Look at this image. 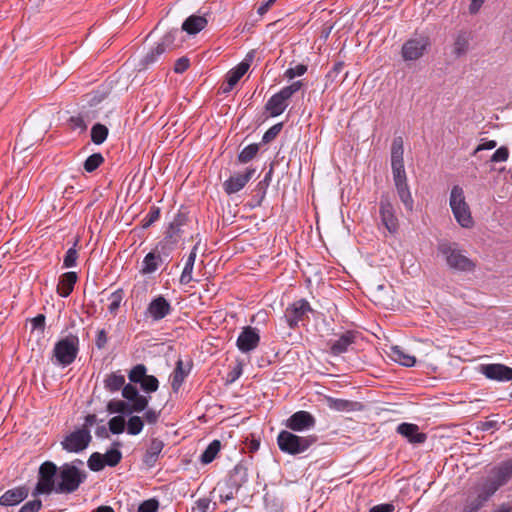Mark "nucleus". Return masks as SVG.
<instances>
[{
    "label": "nucleus",
    "mask_w": 512,
    "mask_h": 512,
    "mask_svg": "<svg viewBox=\"0 0 512 512\" xmlns=\"http://www.w3.org/2000/svg\"><path fill=\"white\" fill-rule=\"evenodd\" d=\"M404 147L402 137H395L391 146V170L394 185L400 201L409 212L413 211L414 200L407 182V175L404 166Z\"/></svg>",
    "instance_id": "obj_1"
},
{
    "label": "nucleus",
    "mask_w": 512,
    "mask_h": 512,
    "mask_svg": "<svg viewBox=\"0 0 512 512\" xmlns=\"http://www.w3.org/2000/svg\"><path fill=\"white\" fill-rule=\"evenodd\" d=\"M437 250L449 269L462 273L475 271L476 263L466 255V251L458 243L442 241L438 244Z\"/></svg>",
    "instance_id": "obj_2"
},
{
    "label": "nucleus",
    "mask_w": 512,
    "mask_h": 512,
    "mask_svg": "<svg viewBox=\"0 0 512 512\" xmlns=\"http://www.w3.org/2000/svg\"><path fill=\"white\" fill-rule=\"evenodd\" d=\"M83 461L75 459L58 467L56 494H71L86 480L87 474L78 468Z\"/></svg>",
    "instance_id": "obj_3"
},
{
    "label": "nucleus",
    "mask_w": 512,
    "mask_h": 512,
    "mask_svg": "<svg viewBox=\"0 0 512 512\" xmlns=\"http://www.w3.org/2000/svg\"><path fill=\"white\" fill-rule=\"evenodd\" d=\"M80 340L76 334H68L59 339L52 350V360L55 365L63 368L71 365L79 353Z\"/></svg>",
    "instance_id": "obj_4"
},
{
    "label": "nucleus",
    "mask_w": 512,
    "mask_h": 512,
    "mask_svg": "<svg viewBox=\"0 0 512 512\" xmlns=\"http://www.w3.org/2000/svg\"><path fill=\"white\" fill-rule=\"evenodd\" d=\"M316 441V435L299 436L287 430H282L277 436L279 449L289 455L306 452Z\"/></svg>",
    "instance_id": "obj_5"
},
{
    "label": "nucleus",
    "mask_w": 512,
    "mask_h": 512,
    "mask_svg": "<svg viewBox=\"0 0 512 512\" xmlns=\"http://www.w3.org/2000/svg\"><path fill=\"white\" fill-rule=\"evenodd\" d=\"M449 204L457 223L463 228H471L474 221L470 207L465 200L462 187L455 185L451 189Z\"/></svg>",
    "instance_id": "obj_6"
},
{
    "label": "nucleus",
    "mask_w": 512,
    "mask_h": 512,
    "mask_svg": "<svg viewBox=\"0 0 512 512\" xmlns=\"http://www.w3.org/2000/svg\"><path fill=\"white\" fill-rule=\"evenodd\" d=\"M303 86L301 80L294 81L292 84L283 87L279 92L272 95L266 102L265 109L271 117L281 115L289 105L290 98L297 93Z\"/></svg>",
    "instance_id": "obj_7"
},
{
    "label": "nucleus",
    "mask_w": 512,
    "mask_h": 512,
    "mask_svg": "<svg viewBox=\"0 0 512 512\" xmlns=\"http://www.w3.org/2000/svg\"><path fill=\"white\" fill-rule=\"evenodd\" d=\"M58 466L52 461L43 462L38 470V481L33 496L56 493Z\"/></svg>",
    "instance_id": "obj_8"
},
{
    "label": "nucleus",
    "mask_w": 512,
    "mask_h": 512,
    "mask_svg": "<svg viewBox=\"0 0 512 512\" xmlns=\"http://www.w3.org/2000/svg\"><path fill=\"white\" fill-rule=\"evenodd\" d=\"M173 247H166V244L160 242L154 250L146 254L142 261L140 273L148 275L156 272L162 264H168L169 255Z\"/></svg>",
    "instance_id": "obj_9"
},
{
    "label": "nucleus",
    "mask_w": 512,
    "mask_h": 512,
    "mask_svg": "<svg viewBox=\"0 0 512 512\" xmlns=\"http://www.w3.org/2000/svg\"><path fill=\"white\" fill-rule=\"evenodd\" d=\"M430 47V40L427 36L420 35L407 40L401 49V55L405 61H416L420 59Z\"/></svg>",
    "instance_id": "obj_10"
},
{
    "label": "nucleus",
    "mask_w": 512,
    "mask_h": 512,
    "mask_svg": "<svg viewBox=\"0 0 512 512\" xmlns=\"http://www.w3.org/2000/svg\"><path fill=\"white\" fill-rule=\"evenodd\" d=\"M88 429L82 428L68 434L62 441V448L69 453H79L85 450L91 442Z\"/></svg>",
    "instance_id": "obj_11"
},
{
    "label": "nucleus",
    "mask_w": 512,
    "mask_h": 512,
    "mask_svg": "<svg viewBox=\"0 0 512 512\" xmlns=\"http://www.w3.org/2000/svg\"><path fill=\"white\" fill-rule=\"evenodd\" d=\"M491 475L490 482L485 485L495 494L500 487L504 486L512 478V458L494 466L491 470Z\"/></svg>",
    "instance_id": "obj_12"
},
{
    "label": "nucleus",
    "mask_w": 512,
    "mask_h": 512,
    "mask_svg": "<svg viewBox=\"0 0 512 512\" xmlns=\"http://www.w3.org/2000/svg\"><path fill=\"white\" fill-rule=\"evenodd\" d=\"M312 311L309 302L305 299H300L286 308L284 317L288 326L295 328L298 326L299 322L303 321L306 314Z\"/></svg>",
    "instance_id": "obj_13"
},
{
    "label": "nucleus",
    "mask_w": 512,
    "mask_h": 512,
    "mask_svg": "<svg viewBox=\"0 0 512 512\" xmlns=\"http://www.w3.org/2000/svg\"><path fill=\"white\" fill-rule=\"evenodd\" d=\"M315 417L308 411L300 410L293 413L286 421L285 426L291 431L302 432L314 428Z\"/></svg>",
    "instance_id": "obj_14"
},
{
    "label": "nucleus",
    "mask_w": 512,
    "mask_h": 512,
    "mask_svg": "<svg viewBox=\"0 0 512 512\" xmlns=\"http://www.w3.org/2000/svg\"><path fill=\"white\" fill-rule=\"evenodd\" d=\"M172 306L170 302L162 295H158L151 300L145 310V316L158 322L171 314Z\"/></svg>",
    "instance_id": "obj_15"
},
{
    "label": "nucleus",
    "mask_w": 512,
    "mask_h": 512,
    "mask_svg": "<svg viewBox=\"0 0 512 512\" xmlns=\"http://www.w3.org/2000/svg\"><path fill=\"white\" fill-rule=\"evenodd\" d=\"M379 213L381 217V222L384 225V227L392 234L397 233L399 228V222L395 215V208L388 197H381L379 203Z\"/></svg>",
    "instance_id": "obj_16"
},
{
    "label": "nucleus",
    "mask_w": 512,
    "mask_h": 512,
    "mask_svg": "<svg viewBox=\"0 0 512 512\" xmlns=\"http://www.w3.org/2000/svg\"><path fill=\"white\" fill-rule=\"evenodd\" d=\"M122 396L131 405L132 410L136 413L144 411L149 405L150 396L141 395L136 386L132 384H124L122 387Z\"/></svg>",
    "instance_id": "obj_17"
},
{
    "label": "nucleus",
    "mask_w": 512,
    "mask_h": 512,
    "mask_svg": "<svg viewBox=\"0 0 512 512\" xmlns=\"http://www.w3.org/2000/svg\"><path fill=\"white\" fill-rule=\"evenodd\" d=\"M260 342V335L256 328L251 326L244 327L239 334L236 345L242 353H248L257 348Z\"/></svg>",
    "instance_id": "obj_18"
},
{
    "label": "nucleus",
    "mask_w": 512,
    "mask_h": 512,
    "mask_svg": "<svg viewBox=\"0 0 512 512\" xmlns=\"http://www.w3.org/2000/svg\"><path fill=\"white\" fill-rule=\"evenodd\" d=\"M188 222V215L184 212H178L172 222L170 223L166 235L164 238V241L166 243H170L171 246L174 248V245L178 242L181 235L183 234L184 230L183 227Z\"/></svg>",
    "instance_id": "obj_19"
},
{
    "label": "nucleus",
    "mask_w": 512,
    "mask_h": 512,
    "mask_svg": "<svg viewBox=\"0 0 512 512\" xmlns=\"http://www.w3.org/2000/svg\"><path fill=\"white\" fill-rule=\"evenodd\" d=\"M480 372L490 380L499 382L512 380V368L504 364L481 365Z\"/></svg>",
    "instance_id": "obj_20"
},
{
    "label": "nucleus",
    "mask_w": 512,
    "mask_h": 512,
    "mask_svg": "<svg viewBox=\"0 0 512 512\" xmlns=\"http://www.w3.org/2000/svg\"><path fill=\"white\" fill-rule=\"evenodd\" d=\"M256 170L248 168L243 174H235L230 176L223 183V189L228 195L235 194L243 189L250 179L254 176Z\"/></svg>",
    "instance_id": "obj_21"
},
{
    "label": "nucleus",
    "mask_w": 512,
    "mask_h": 512,
    "mask_svg": "<svg viewBox=\"0 0 512 512\" xmlns=\"http://www.w3.org/2000/svg\"><path fill=\"white\" fill-rule=\"evenodd\" d=\"M355 333L352 331H346L339 336L336 340H330L328 342L329 352L333 356H339L346 353L349 347L355 342Z\"/></svg>",
    "instance_id": "obj_22"
},
{
    "label": "nucleus",
    "mask_w": 512,
    "mask_h": 512,
    "mask_svg": "<svg viewBox=\"0 0 512 512\" xmlns=\"http://www.w3.org/2000/svg\"><path fill=\"white\" fill-rule=\"evenodd\" d=\"M494 495L491 490L484 485L482 491L477 496H469L465 500L464 512H478Z\"/></svg>",
    "instance_id": "obj_23"
},
{
    "label": "nucleus",
    "mask_w": 512,
    "mask_h": 512,
    "mask_svg": "<svg viewBox=\"0 0 512 512\" xmlns=\"http://www.w3.org/2000/svg\"><path fill=\"white\" fill-rule=\"evenodd\" d=\"M29 494V490L26 486H19L7 490L3 495L0 496L1 506H15L24 501Z\"/></svg>",
    "instance_id": "obj_24"
},
{
    "label": "nucleus",
    "mask_w": 512,
    "mask_h": 512,
    "mask_svg": "<svg viewBox=\"0 0 512 512\" xmlns=\"http://www.w3.org/2000/svg\"><path fill=\"white\" fill-rule=\"evenodd\" d=\"M397 432L413 444L424 443L427 439L426 434L419 431L418 425L412 423L404 422L399 424Z\"/></svg>",
    "instance_id": "obj_25"
},
{
    "label": "nucleus",
    "mask_w": 512,
    "mask_h": 512,
    "mask_svg": "<svg viewBox=\"0 0 512 512\" xmlns=\"http://www.w3.org/2000/svg\"><path fill=\"white\" fill-rule=\"evenodd\" d=\"M164 442L159 438H151L149 445L143 455V463L152 468L156 465L159 456L164 448Z\"/></svg>",
    "instance_id": "obj_26"
},
{
    "label": "nucleus",
    "mask_w": 512,
    "mask_h": 512,
    "mask_svg": "<svg viewBox=\"0 0 512 512\" xmlns=\"http://www.w3.org/2000/svg\"><path fill=\"white\" fill-rule=\"evenodd\" d=\"M182 42L181 31L178 28H173L163 35L157 45L166 53L180 47Z\"/></svg>",
    "instance_id": "obj_27"
},
{
    "label": "nucleus",
    "mask_w": 512,
    "mask_h": 512,
    "mask_svg": "<svg viewBox=\"0 0 512 512\" xmlns=\"http://www.w3.org/2000/svg\"><path fill=\"white\" fill-rule=\"evenodd\" d=\"M77 279L78 276L76 272L70 271L63 273L57 285V293L63 298L68 297L72 293Z\"/></svg>",
    "instance_id": "obj_28"
},
{
    "label": "nucleus",
    "mask_w": 512,
    "mask_h": 512,
    "mask_svg": "<svg viewBox=\"0 0 512 512\" xmlns=\"http://www.w3.org/2000/svg\"><path fill=\"white\" fill-rule=\"evenodd\" d=\"M327 406L331 410H335L338 412L359 411L362 408L361 403H359L357 401H351V400L339 399V398H333V397L327 398Z\"/></svg>",
    "instance_id": "obj_29"
},
{
    "label": "nucleus",
    "mask_w": 512,
    "mask_h": 512,
    "mask_svg": "<svg viewBox=\"0 0 512 512\" xmlns=\"http://www.w3.org/2000/svg\"><path fill=\"white\" fill-rule=\"evenodd\" d=\"M198 247H199V241L194 245L189 256L187 257V260L185 262L183 271H182L180 279H179L180 284H182V285H187L193 280L192 273H193V268H194V264H195V260H196Z\"/></svg>",
    "instance_id": "obj_30"
},
{
    "label": "nucleus",
    "mask_w": 512,
    "mask_h": 512,
    "mask_svg": "<svg viewBox=\"0 0 512 512\" xmlns=\"http://www.w3.org/2000/svg\"><path fill=\"white\" fill-rule=\"evenodd\" d=\"M208 21L204 16L191 15L182 24V31L195 35L203 30Z\"/></svg>",
    "instance_id": "obj_31"
},
{
    "label": "nucleus",
    "mask_w": 512,
    "mask_h": 512,
    "mask_svg": "<svg viewBox=\"0 0 512 512\" xmlns=\"http://www.w3.org/2000/svg\"><path fill=\"white\" fill-rule=\"evenodd\" d=\"M124 384L125 376L121 373L120 370L107 374L103 381L104 388L110 393L120 391Z\"/></svg>",
    "instance_id": "obj_32"
},
{
    "label": "nucleus",
    "mask_w": 512,
    "mask_h": 512,
    "mask_svg": "<svg viewBox=\"0 0 512 512\" xmlns=\"http://www.w3.org/2000/svg\"><path fill=\"white\" fill-rule=\"evenodd\" d=\"M189 372H190V367L185 369L183 361L181 359H179L176 362V367L170 376L171 387L174 392H178V390L182 386L185 378L188 376Z\"/></svg>",
    "instance_id": "obj_33"
},
{
    "label": "nucleus",
    "mask_w": 512,
    "mask_h": 512,
    "mask_svg": "<svg viewBox=\"0 0 512 512\" xmlns=\"http://www.w3.org/2000/svg\"><path fill=\"white\" fill-rule=\"evenodd\" d=\"M248 480V473L247 468L243 466L242 464H237L233 470L231 471L229 483L230 487L234 488L236 491H239V489L247 482Z\"/></svg>",
    "instance_id": "obj_34"
},
{
    "label": "nucleus",
    "mask_w": 512,
    "mask_h": 512,
    "mask_svg": "<svg viewBox=\"0 0 512 512\" xmlns=\"http://www.w3.org/2000/svg\"><path fill=\"white\" fill-rule=\"evenodd\" d=\"M389 356L392 360L405 367H412L416 363V358L406 353L400 346L391 347Z\"/></svg>",
    "instance_id": "obj_35"
},
{
    "label": "nucleus",
    "mask_w": 512,
    "mask_h": 512,
    "mask_svg": "<svg viewBox=\"0 0 512 512\" xmlns=\"http://www.w3.org/2000/svg\"><path fill=\"white\" fill-rule=\"evenodd\" d=\"M470 34L466 31H460L453 44V54L456 57L465 55L469 50Z\"/></svg>",
    "instance_id": "obj_36"
},
{
    "label": "nucleus",
    "mask_w": 512,
    "mask_h": 512,
    "mask_svg": "<svg viewBox=\"0 0 512 512\" xmlns=\"http://www.w3.org/2000/svg\"><path fill=\"white\" fill-rule=\"evenodd\" d=\"M107 411L111 414L118 413L122 415H131L133 413H136L134 410H132L131 405L123 400H110L107 403Z\"/></svg>",
    "instance_id": "obj_37"
},
{
    "label": "nucleus",
    "mask_w": 512,
    "mask_h": 512,
    "mask_svg": "<svg viewBox=\"0 0 512 512\" xmlns=\"http://www.w3.org/2000/svg\"><path fill=\"white\" fill-rule=\"evenodd\" d=\"M164 53V50L156 45L140 60L139 69H147L150 65L156 63Z\"/></svg>",
    "instance_id": "obj_38"
},
{
    "label": "nucleus",
    "mask_w": 512,
    "mask_h": 512,
    "mask_svg": "<svg viewBox=\"0 0 512 512\" xmlns=\"http://www.w3.org/2000/svg\"><path fill=\"white\" fill-rule=\"evenodd\" d=\"M113 446L115 448H112L110 450H107L105 454H103V459L105 462V466L109 467H115L117 466L121 459H122V453L119 450V447L121 446L120 442H114Z\"/></svg>",
    "instance_id": "obj_39"
},
{
    "label": "nucleus",
    "mask_w": 512,
    "mask_h": 512,
    "mask_svg": "<svg viewBox=\"0 0 512 512\" xmlns=\"http://www.w3.org/2000/svg\"><path fill=\"white\" fill-rule=\"evenodd\" d=\"M221 448V443L219 440H213L207 448L204 450V452L200 456V461L202 464H209L211 463L219 453Z\"/></svg>",
    "instance_id": "obj_40"
},
{
    "label": "nucleus",
    "mask_w": 512,
    "mask_h": 512,
    "mask_svg": "<svg viewBox=\"0 0 512 512\" xmlns=\"http://www.w3.org/2000/svg\"><path fill=\"white\" fill-rule=\"evenodd\" d=\"M109 130L108 128L101 124L96 123L91 128V140L96 145H101L107 139Z\"/></svg>",
    "instance_id": "obj_41"
},
{
    "label": "nucleus",
    "mask_w": 512,
    "mask_h": 512,
    "mask_svg": "<svg viewBox=\"0 0 512 512\" xmlns=\"http://www.w3.org/2000/svg\"><path fill=\"white\" fill-rule=\"evenodd\" d=\"M78 244H79V239L77 238L72 247H70L65 255H64V258H63V268H72V267H75L77 266V259H78Z\"/></svg>",
    "instance_id": "obj_42"
},
{
    "label": "nucleus",
    "mask_w": 512,
    "mask_h": 512,
    "mask_svg": "<svg viewBox=\"0 0 512 512\" xmlns=\"http://www.w3.org/2000/svg\"><path fill=\"white\" fill-rule=\"evenodd\" d=\"M246 72L247 64L239 63L236 67L228 71L226 81H229V85H236Z\"/></svg>",
    "instance_id": "obj_43"
},
{
    "label": "nucleus",
    "mask_w": 512,
    "mask_h": 512,
    "mask_svg": "<svg viewBox=\"0 0 512 512\" xmlns=\"http://www.w3.org/2000/svg\"><path fill=\"white\" fill-rule=\"evenodd\" d=\"M259 151V144L253 143L249 144L245 148L241 150L238 154V161L242 164H246L255 158Z\"/></svg>",
    "instance_id": "obj_44"
},
{
    "label": "nucleus",
    "mask_w": 512,
    "mask_h": 512,
    "mask_svg": "<svg viewBox=\"0 0 512 512\" xmlns=\"http://www.w3.org/2000/svg\"><path fill=\"white\" fill-rule=\"evenodd\" d=\"M126 425L127 433L135 436L142 432L144 428V420L140 416L132 415L129 417Z\"/></svg>",
    "instance_id": "obj_45"
},
{
    "label": "nucleus",
    "mask_w": 512,
    "mask_h": 512,
    "mask_svg": "<svg viewBox=\"0 0 512 512\" xmlns=\"http://www.w3.org/2000/svg\"><path fill=\"white\" fill-rule=\"evenodd\" d=\"M123 297H124V292L122 289H117L116 291H114L113 293L110 294V296L108 297V300H109L108 311L111 314L117 313V311L120 307V304L123 300Z\"/></svg>",
    "instance_id": "obj_46"
},
{
    "label": "nucleus",
    "mask_w": 512,
    "mask_h": 512,
    "mask_svg": "<svg viewBox=\"0 0 512 512\" xmlns=\"http://www.w3.org/2000/svg\"><path fill=\"white\" fill-rule=\"evenodd\" d=\"M147 372V368L144 364L135 365L128 374V378L132 383H141L145 378Z\"/></svg>",
    "instance_id": "obj_47"
},
{
    "label": "nucleus",
    "mask_w": 512,
    "mask_h": 512,
    "mask_svg": "<svg viewBox=\"0 0 512 512\" xmlns=\"http://www.w3.org/2000/svg\"><path fill=\"white\" fill-rule=\"evenodd\" d=\"M87 465L91 471L99 472L104 469L105 462L103 459V454L99 452H94L90 455Z\"/></svg>",
    "instance_id": "obj_48"
},
{
    "label": "nucleus",
    "mask_w": 512,
    "mask_h": 512,
    "mask_svg": "<svg viewBox=\"0 0 512 512\" xmlns=\"http://www.w3.org/2000/svg\"><path fill=\"white\" fill-rule=\"evenodd\" d=\"M104 162V157L101 153H94L90 155L84 162V169L86 172L95 171Z\"/></svg>",
    "instance_id": "obj_49"
},
{
    "label": "nucleus",
    "mask_w": 512,
    "mask_h": 512,
    "mask_svg": "<svg viewBox=\"0 0 512 512\" xmlns=\"http://www.w3.org/2000/svg\"><path fill=\"white\" fill-rule=\"evenodd\" d=\"M126 421L122 415L112 417L108 422L112 434H121L125 431Z\"/></svg>",
    "instance_id": "obj_50"
},
{
    "label": "nucleus",
    "mask_w": 512,
    "mask_h": 512,
    "mask_svg": "<svg viewBox=\"0 0 512 512\" xmlns=\"http://www.w3.org/2000/svg\"><path fill=\"white\" fill-rule=\"evenodd\" d=\"M161 210L159 207L151 206L149 212L142 219V228L147 229L160 218Z\"/></svg>",
    "instance_id": "obj_51"
},
{
    "label": "nucleus",
    "mask_w": 512,
    "mask_h": 512,
    "mask_svg": "<svg viewBox=\"0 0 512 512\" xmlns=\"http://www.w3.org/2000/svg\"><path fill=\"white\" fill-rule=\"evenodd\" d=\"M140 385L144 392L152 393L158 390L159 381L153 375H146L145 378L140 383Z\"/></svg>",
    "instance_id": "obj_52"
},
{
    "label": "nucleus",
    "mask_w": 512,
    "mask_h": 512,
    "mask_svg": "<svg viewBox=\"0 0 512 512\" xmlns=\"http://www.w3.org/2000/svg\"><path fill=\"white\" fill-rule=\"evenodd\" d=\"M211 505L212 509H216V503H212L209 498H199L195 501L194 506L191 509V512H208Z\"/></svg>",
    "instance_id": "obj_53"
},
{
    "label": "nucleus",
    "mask_w": 512,
    "mask_h": 512,
    "mask_svg": "<svg viewBox=\"0 0 512 512\" xmlns=\"http://www.w3.org/2000/svg\"><path fill=\"white\" fill-rule=\"evenodd\" d=\"M283 128V124L282 123H277L275 125H273L272 127H270L263 135L262 137V142L267 144L271 141H273L278 135L279 133L281 132Z\"/></svg>",
    "instance_id": "obj_54"
},
{
    "label": "nucleus",
    "mask_w": 512,
    "mask_h": 512,
    "mask_svg": "<svg viewBox=\"0 0 512 512\" xmlns=\"http://www.w3.org/2000/svg\"><path fill=\"white\" fill-rule=\"evenodd\" d=\"M143 412H144V415H143L142 419L144 420V422H146L149 425L156 424L161 415V410H156V409L148 408V407Z\"/></svg>",
    "instance_id": "obj_55"
},
{
    "label": "nucleus",
    "mask_w": 512,
    "mask_h": 512,
    "mask_svg": "<svg viewBox=\"0 0 512 512\" xmlns=\"http://www.w3.org/2000/svg\"><path fill=\"white\" fill-rule=\"evenodd\" d=\"M306 71H307L306 65L298 64L295 67L288 68L284 73V77L289 80H292L297 76H302L303 74L306 73Z\"/></svg>",
    "instance_id": "obj_56"
},
{
    "label": "nucleus",
    "mask_w": 512,
    "mask_h": 512,
    "mask_svg": "<svg viewBox=\"0 0 512 512\" xmlns=\"http://www.w3.org/2000/svg\"><path fill=\"white\" fill-rule=\"evenodd\" d=\"M159 508V501L155 498H151L143 501L139 507L138 512H157Z\"/></svg>",
    "instance_id": "obj_57"
},
{
    "label": "nucleus",
    "mask_w": 512,
    "mask_h": 512,
    "mask_svg": "<svg viewBox=\"0 0 512 512\" xmlns=\"http://www.w3.org/2000/svg\"><path fill=\"white\" fill-rule=\"evenodd\" d=\"M508 157H509V150L507 147L505 146H501L499 147L494 153L493 155L491 156V159L490 161L491 162H495V163H498V162H505L508 160Z\"/></svg>",
    "instance_id": "obj_58"
},
{
    "label": "nucleus",
    "mask_w": 512,
    "mask_h": 512,
    "mask_svg": "<svg viewBox=\"0 0 512 512\" xmlns=\"http://www.w3.org/2000/svg\"><path fill=\"white\" fill-rule=\"evenodd\" d=\"M42 508V501L34 499L25 503L18 512H39Z\"/></svg>",
    "instance_id": "obj_59"
},
{
    "label": "nucleus",
    "mask_w": 512,
    "mask_h": 512,
    "mask_svg": "<svg viewBox=\"0 0 512 512\" xmlns=\"http://www.w3.org/2000/svg\"><path fill=\"white\" fill-rule=\"evenodd\" d=\"M69 124L73 130L79 129L80 131H85L87 129V124L84 118L80 115L70 117Z\"/></svg>",
    "instance_id": "obj_60"
},
{
    "label": "nucleus",
    "mask_w": 512,
    "mask_h": 512,
    "mask_svg": "<svg viewBox=\"0 0 512 512\" xmlns=\"http://www.w3.org/2000/svg\"><path fill=\"white\" fill-rule=\"evenodd\" d=\"M189 68V59L186 57H181L176 60L174 65L175 73H183Z\"/></svg>",
    "instance_id": "obj_61"
},
{
    "label": "nucleus",
    "mask_w": 512,
    "mask_h": 512,
    "mask_svg": "<svg viewBox=\"0 0 512 512\" xmlns=\"http://www.w3.org/2000/svg\"><path fill=\"white\" fill-rule=\"evenodd\" d=\"M107 334L104 329H101L97 332L95 345L98 349H103L107 344Z\"/></svg>",
    "instance_id": "obj_62"
},
{
    "label": "nucleus",
    "mask_w": 512,
    "mask_h": 512,
    "mask_svg": "<svg viewBox=\"0 0 512 512\" xmlns=\"http://www.w3.org/2000/svg\"><path fill=\"white\" fill-rule=\"evenodd\" d=\"M32 327L33 329H38L44 331L45 329V316L43 314H38L36 317L32 319Z\"/></svg>",
    "instance_id": "obj_63"
},
{
    "label": "nucleus",
    "mask_w": 512,
    "mask_h": 512,
    "mask_svg": "<svg viewBox=\"0 0 512 512\" xmlns=\"http://www.w3.org/2000/svg\"><path fill=\"white\" fill-rule=\"evenodd\" d=\"M393 511H394V505L390 504V503L375 505L369 510V512H393Z\"/></svg>",
    "instance_id": "obj_64"
}]
</instances>
